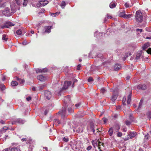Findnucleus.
I'll return each mask as SVG.
<instances>
[{"label":"nucleus","mask_w":151,"mask_h":151,"mask_svg":"<svg viewBox=\"0 0 151 151\" xmlns=\"http://www.w3.org/2000/svg\"><path fill=\"white\" fill-rule=\"evenodd\" d=\"M18 83L16 81H13L11 83V85L12 86H15L17 85Z\"/></svg>","instance_id":"nucleus-39"},{"label":"nucleus","mask_w":151,"mask_h":151,"mask_svg":"<svg viewBox=\"0 0 151 151\" xmlns=\"http://www.w3.org/2000/svg\"><path fill=\"white\" fill-rule=\"evenodd\" d=\"M37 79L40 81H44L46 79V78L42 75H39L37 76Z\"/></svg>","instance_id":"nucleus-16"},{"label":"nucleus","mask_w":151,"mask_h":151,"mask_svg":"<svg viewBox=\"0 0 151 151\" xmlns=\"http://www.w3.org/2000/svg\"><path fill=\"white\" fill-rule=\"evenodd\" d=\"M81 105V103H79L77 104H76L75 106L76 108H78Z\"/></svg>","instance_id":"nucleus-49"},{"label":"nucleus","mask_w":151,"mask_h":151,"mask_svg":"<svg viewBox=\"0 0 151 151\" xmlns=\"http://www.w3.org/2000/svg\"><path fill=\"white\" fill-rule=\"evenodd\" d=\"M135 17L136 21L138 22H141L143 20V16L142 13L141 11L138 10L136 12Z\"/></svg>","instance_id":"nucleus-1"},{"label":"nucleus","mask_w":151,"mask_h":151,"mask_svg":"<svg viewBox=\"0 0 151 151\" xmlns=\"http://www.w3.org/2000/svg\"><path fill=\"white\" fill-rule=\"evenodd\" d=\"M136 31L137 34H139L142 32V29H136Z\"/></svg>","instance_id":"nucleus-36"},{"label":"nucleus","mask_w":151,"mask_h":151,"mask_svg":"<svg viewBox=\"0 0 151 151\" xmlns=\"http://www.w3.org/2000/svg\"><path fill=\"white\" fill-rule=\"evenodd\" d=\"M2 13L3 15L7 17L10 16L12 15L8 7L6 8L4 10L2 11Z\"/></svg>","instance_id":"nucleus-4"},{"label":"nucleus","mask_w":151,"mask_h":151,"mask_svg":"<svg viewBox=\"0 0 151 151\" xmlns=\"http://www.w3.org/2000/svg\"><path fill=\"white\" fill-rule=\"evenodd\" d=\"M55 122V123H57L58 124H60V122L58 119H56L54 120Z\"/></svg>","instance_id":"nucleus-44"},{"label":"nucleus","mask_w":151,"mask_h":151,"mask_svg":"<svg viewBox=\"0 0 151 151\" xmlns=\"http://www.w3.org/2000/svg\"><path fill=\"white\" fill-rule=\"evenodd\" d=\"M60 13V12H57L56 13H52L51 15L53 17H55L57 15H59Z\"/></svg>","instance_id":"nucleus-32"},{"label":"nucleus","mask_w":151,"mask_h":151,"mask_svg":"<svg viewBox=\"0 0 151 151\" xmlns=\"http://www.w3.org/2000/svg\"><path fill=\"white\" fill-rule=\"evenodd\" d=\"M1 88L2 90H3L5 88V86L4 85L2 84L1 85Z\"/></svg>","instance_id":"nucleus-50"},{"label":"nucleus","mask_w":151,"mask_h":151,"mask_svg":"<svg viewBox=\"0 0 151 151\" xmlns=\"http://www.w3.org/2000/svg\"><path fill=\"white\" fill-rule=\"evenodd\" d=\"M106 17L107 19H111L112 18V17L109 14H107Z\"/></svg>","instance_id":"nucleus-56"},{"label":"nucleus","mask_w":151,"mask_h":151,"mask_svg":"<svg viewBox=\"0 0 151 151\" xmlns=\"http://www.w3.org/2000/svg\"><path fill=\"white\" fill-rule=\"evenodd\" d=\"M77 81V80L76 79H75L73 80V84L72 86L73 87H74V83Z\"/></svg>","instance_id":"nucleus-45"},{"label":"nucleus","mask_w":151,"mask_h":151,"mask_svg":"<svg viewBox=\"0 0 151 151\" xmlns=\"http://www.w3.org/2000/svg\"><path fill=\"white\" fill-rule=\"evenodd\" d=\"M116 4L115 3L111 2L109 4V7L111 8H113L116 6Z\"/></svg>","instance_id":"nucleus-26"},{"label":"nucleus","mask_w":151,"mask_h":151,"mask_svg":"<svg viewBox=\"0 0 151 151\" xmlns=\"http://www.w3.org/2000/svg\"><path fill=\"white\" fill-rule=\"evenodd\" d=\"M146 30L148 32H151V27H146Z\"/></svg>","instance_id":"nucleus-52"},{"label":"nucleus","mask_w":151,"mask_h":151,"mask_svg":"<svg viewBox=\"0 0 151 151\" xmlns=\"http://www.w3.org/2000/svg\"><path fill=\"white\" fill-rule=\"evenodd\" d=\"M8 128L7 127H3V130H1V132H6V130L8 129Z\"/></svg>","instance_id":"nucleus-37"},{"label":"nucleus","mask_w":151,"mask_h":151,"mask_svg":"<svg viewBox=\"0 0 151 151\" xmlns=\"http://www.w3.org/2000/svg\"><path fill=\"white\" fill-rule=\"evenodd\" d=\"M27 1H24V2L23 3V5L24 6H25L27 5Z\"/></svg>","instance_id":"nucleus-63"},{"label":"nucleus","mask_w":151,"mask_h":151,"mask_svg":"<svg viewBox=\"0 0 151 151\" xmlns=\"http://www.w3.org/2000/svg\"><path fill=\"white\" fill-rule=\"evenodd\" d=\"M2 39L3 40H4L5 41H6L7 40V36L6 35H3L2 37Z\"/></svg>","instance_id":"nucleus-33"},{"label":"nucleus","mask_w":151,"mask_h":151,"mask_svg":"<svg viewBox=\"0 0 151 151\" xmlns=\"http://www.w3.org/2000/svg\"><path fill=\"white\" fill-rule=\"evenodd\" d=\"M68 111L70 113H72L73 112V110L71 108H68Z\"/></svg>","instance_id":"nucleus-43"},{"label":"nucleus","mask_w":151,"mask_h":151,"mask_svg":"<svg viewBox=\"0 0 151 151\" xmlns=\"http://www.w3.org/2000/svg\"><path fill=\"white\" fill-rule=\"evenodd\" d=\"M48 3V1L46 0L40 1H39V3L37 5V7H39L38 6L41 5L43 6H45Z\"/></svg>","instance_id":"nucleus-9"},{"label":"nucleus","mask_w":151,"mask_h":151,"mask_svg":"<svg viewBox=\"0 0 151 151\" xmlns=\"http://www.w3.org/2000/svg\"><path fill=\"white\" fill-rule=\"evenodd\" d=\"M14 24H12L11 22H6L4 24V25L1 26V28L2 29H4L5 28H9L10 27L14 26Z\"/></svg>","instance_id":"nucleus-7"},{"label":"nucleus","mask_w":151,"mask_h":151,"mask_svg":"<svg viewBox=\"0 0 151 151\" xmlns=\"http://www.w3.org/2000/svg\"><path fill=\"white\" fill-rule=\"evenodd\" d=\"M148 118L150 120L151 119V111H149L147 113Z\"/></svg>","instance_id":"nucleus-35"},{"label":"nucleus","mask_w":151,"mask_h":151,"mask_svg":"<svg viewBox=\"0 0 151 151\" xmlns=\"http://www.w3.org/2000/svg\"><path fill=\"white\" fill-rule=\"evenodd\" d=\"M16 33L18 35H21L22 34V30L20 29H19L16 31Z\"/></svg>","instance_id":"nucleus-40"},{"label":"nucleus","mask_w":151,"mask_h":151,"mask_svg":"<svg viewBox=\"0 0 151 151\" xmlns=\"http://www.w3.org/2000/svg\"><path fill=\"white\" fill-rule=\"evenodd\" d=\"M100 91V92L101 93H104L105 92L106 90L104 88H102L101 89Z\"/></svg>","instance_id":"nucleus-46"},{"label":"nucleus","mask_w":151,"mask_h":151,"mask_svg":"<svg viewBox=\"0 0 151 151\" xmlns=\"http://www.w3.org/2000/svg\"><path fill=\"white\" fill-rule=\"evenodd\" d=\"M45 86L46 85H42L40 86V87L39 88V89L40 90H42L43 89Z\"/></svg>","instance_id":"nucleus-41"},{"label":"nucleus","mask_w":151,"mask_h":151,"mask_svg":"<svg viewBox=\"0 0 151 151\" xmlns=\"http://www.w3.org/2000/svg\"><path fill=\"white\" fill-rule=\"evenodd\" d=\"M131 93H130L128 97V99L127 101V103L128 104H129L131 101Z\"/></svg>","instance_id":"nucleus-24"},{"label":"nucleus","mask_w":151,"mask_h":151,"mask_svg":"<svg viewBox=\"0 0 151 151\" xmlns=\"http://www.w3.org/2000/svg\"><path fill=\"white\" fill-rule=\"evenodd\" d=\"M131 77V76H127L126 78V79L127 80H129L130 79Z\"/></svg>","instance_id":"nucleus-58"},{"label":"nucleus","mask_w":151,"mask_h":151,"mask_svg":"<svg viewBox=\"0 0 151 151\" xmlns=\"http://www.w3.org/2000/svg\"><path fill=\"white\" fill-rule=\"evenodd\" d=\"M32 140H29L27 141V144H30L32 142Z\"/></svg>","instance_id":"nucleus-64"},{"label":"nucleus","mask_w":151,"mask_h":151,"mask_svg":"<svg viewBox=\"0 0 151 151\" xmlns=\"http://www.w3.org/2000/svg\"><path fill=\"white\" fill-rule=\"evenodd\" d=\"M24 122V121L21 119H16L13 121L12 122V124H16L17 123L20 124H23Z\"/></svg>","instance_id":"nucleus-5"},{"label":"nucleus","mask_w":151,"mask_h":151,"mask_svg":"<svg viewBox=\"0 0 151 151\" xmlns=\"http://www.w3.org/2000/svg\"><path fill=\"white\" fill-rule=\"evenodd\" d=\"M124 6L126 8H128L130 7L129 4L127 3H125L124 4Z\"/></svg>","instance_id":"nucleus-54"},{"label":"nucleus","mask_w":151,"mask_h":151,"mask_svg":"<svg viewBox=\"0 0 151 151\" xmlns=\"http://www.w3.org/2000/svg\"><path fill=\"white\" fill-rule=\"evenodd\" d=\"M114 131L113 128L111 127L109 129L108 131V133L109 135L110 136H111L112 135Z\"/></svg>","instance_id":"nucleus-20"},{"label":"nucleus","mask_w":151,"mask_h":151,"mask_svg":"<svg viewBox=\"0 0 151 151\" xmlns=\"http://www.w3.org/2000/svg\"><path fill=\"white\" fill-rule=\"evenodd\" d=\"M81 66V64H79L77 68V69L78 70H80V68Z\"/></svg>","instance_id":"nucleus-61"},{"label":"nucleus","mask_w":151,"mask_h":151,"mask_svg":"<svg viewBox=\"0 0 151 151\" xmlns=\"http://www.w3.org/2000/svg\"><path fill=\"white\" fill-rule=\"evenodd\" d=\"M9 149L10 151H21L19 148L18 147H10Z\"/></svg>","instance_id":"nucleus-18"},{"label":"nucleus","mask_w":151,"mask_h":151,"mask_svg":"<svg viewBox=\"0 0 151 151\" xmlns=\"http://www.w3.org/2000/svg\"><path fill=\"white\" fill-rule=\"evenodd\" d=\"M72 82L70 81H65L64 83L63 87L59 91V93H60L62 91H63L68 88V86H70Z\"/></svg>","instance_id":"nucleus-3"},{"label":"nucleus","mask_w":151,"mask_h":151,"mask_svg":"<svg viewBox=\"0 0 151 151\" xmlns=\"http://www.w3.org/2000/svg\"><path fill=\"white\" fill-rule=\"evenodd\" d=\"M131 122L129 121H126V124L127 125H129L131 124Z\"/></svg>","instance_id":"nucleus-55"},{"label":"nucleus","mask_w":151,"mask_h":151,"mask_svg":"<svg viewBox=\"0 0 151 151\" xmlns=\"http://www.w3.org/2000/svg\"><path fill=\"white\" fill-rule=\"evenodd\" d=\"M63 140L65 142H67L68 141V139L67 137H64L63 138Z\"/></svg>","instance_id":"nucleus-47"},{"label":"nucleus","mask_w":151,"mask_h":151,"mask_svg":"<svg viewBox=\"0 0 151 151\" xmlns=\"http://www.w3.org/2000/svg\"><path fill=\"white\" fill-rule=\"evenodd\" d=\"M141 53H142L141 51H138L137 53V55H136L135 59L136 60L139 59L141 55Z\"/></svg>","instance_id":"nucleus-23"},{"label":"nucleus","mask_w":151,"mask_h":151,"mask_svg":"<svg viewBox=\"0 0 151 151\" xmlns=\"http://www.w3.org/2000/svg\"><path fill=\"white\" fill-rule=\"evenodd\" d=\"M45 96L47 99H50L52 97L51 93L49 91H45L44 93Z\"/></svg>","instance_id":"nucleus-6"},{"label":"nucleus","mask_w":151,"mask_h":151,"mask_svg":"<svg viewBox=\"0 0 151 151\" xmlns=\"http://www.w3.org/2000/svg\"><path fill=\"white\" fill-rule=\"evenodd\" d=\"M142 103L143 101L142 100H141L140 102L139 103V106L137 109L138 110H139L141 108Z\"/></svg>","instance_id":"nucleus-29"},{"label":"nucleus","mask_w":151,"mask_h":151,"mask_svg":"<svg viewBox=\"0 0 151 151\" xmlns=\"http://www.w3.org/2000/svg\"><path fill=\"white\" fill-rule=\"evenodd\" d=\"M66 5V3L65 1H63L60 5V6L63 9H64Z\"/></svg>","instance_id":"nucleus-31"},{"label":"nucleus","mask_w":151,"mask_h":151,"mask_svg":"<svg viewBox=\"0 0 151 151\" xmlns=\"http://www.w3.org/2000/svg\"><path fill=\"white\" fill-rule=\"evenodd\" d=\"M128 134L129 135L128 136H129V137H128L127 139L134 137L136 135V133L134 132H130L128 133Z\"/></svg>","instance_id":"nucleus-12"},{"label":"nucleus","mask_w":151,"mask_h":151,"mask_svg":"<svg viewBox=\"0 0 151 151\" xmlns=\"http://www.w3.org/2000/svg\"><path fill=\"white\" fill-rule=\"evenodd\" d=\"M147 52L148 53H150L151 54V48H150L148 49L147 50Z\"/></svg>","instance_id":"nucleus-53"},{"label":"nucleus","mask_w":151,"mask_h":151,"mask_svg":"<svg viewBox=\"0 0 151 151\" xmlns=\"http://www.w3.org/2000/svg\"><path fill=\"white\" fill-rule=\"evenodd\" d=\"M70 96H66L65 98L64 101V102L65 103H68L70 101Z\"/></svg>","instance_id":"nucleus-19"},{"label":"nucleus","mask_w":151,"mask_h":151,"mask_svg":"<svg viewBox=\"0 0 151 151\" xmlns=\"http://www.w3.org/2000/svg\"><path fill=\"white\" fill-rule=\"evenodd\" d=\"M120 129V126L118 124L116 125L114 127H113V128L114 131V134H115L116 132H118Z\"/></svg>","instance_id":"nucleus-15"},{"label":"nucleus","mask_w":151,"mask_h":151,"mask_svg":"<svg viewBox=\"0 0 151 151\" xmlns=\"http://www.w3.org/2000/svg\"><path fill=\"white\" fill-rule=\"evenodd\" d=\"M122 135V133L121 132H118L117 133V136L118 137H121Z\"/></svg>","instance_id":"nucleus-42"},{"label":"nucleus","mask_w":151,"mask_h":151,"mask_svg":"<svg viewBox=\"0 0 151 151\" xmlns=\"http://www.w3.org/2000/svg\"><path fill=\"white\" fill-rule=\"evenodd\" d=\"M6 2L4 1L2 2V3H1L0 4V7H4L5 6H6Z\"/></svg>","instance_id":"nucleus-34"},{"label":"nucleus","mask_w":151,"mask_h":151,"mask_svg":"<svg viewBox=\"0 0 151 151\" xmlns=\"http://www.w3.org/2000/svg\"><path fill=\"white\" fill-rule=\"evenodd\" d=\"M83 127L82 126H80L76 129V132L78 133L82 132L83 130Z\"/></svg>","instance_id":"nucleus-17"},{"label":"nucleus","mask_w":151,"mask_h":151,"mask_svg":"<svg viewBox=\"0 0 151 151\" xmlns=\"http://www.w3.org/2000/svg\"><path fill=\"white\" fill-rule=\"evenodd\" d=\"M47 69L46 68L42 69L37 68L36 69V71L37 73H45L47 71Z\"/></svg>","instance_id":"nucleus-11"},{"label":"nucleus","mask_w":151,"mask_h":151,"mask_svg":"<svg viewBox=\"0 0 151 151\" xmlns=\"http://www.w3.org/2000/svg\"><path fill=\"white\" fill-rule=\"evenodd\" d=\"M149 44L148 43L145 44L142 47L143 49L145 50L149 46Z\"/></svg>","instance_id":"nucleus-30"},{"label":"nucleus","mask_w":151,"mask_h":151,"mask_svg":"<svg viewBox=\"0 0 151 151\" xmlns=\"http://www.w3.org/2000/svg\"><path fill=\"white\" fill-rule=\"evenodd\" d=\"M45 11V9H41L38 13V16H39L41 13H44Z\"/></svg>","instance_id":"nucleus-38"},{"label":"nucleus","mask_w":151,"mask_h":151,"mask_svg":"<svg viewBox=\"0 0 151 151\" xmlns=\"http://www.w3.org/2000/svg\"><path fill=\"white\" fill-rule=\"evenodd\" d=\"M121 68V66L119 64H116L114 66V69L115 70H118Z\"/></svg>","instance_id":"nucleus-21"},{"label":"nucleus","mask_w":151,"mask_h":151,"mask_svg":"<svg viewBox=\"0 0 151 151\" xmlns=\"http://www.w3.org/2000/svg\"><path fill=\"white\" fill-rule=\"evenodd\" d=\"M31 99V98L30 96H29L26 98V100L27 101H29Z\"/></svg>","instance_id":"nucleus-62"},{"label":"nucleus","mask_w":151,"mask_h":151,"mask_svg":"<svg viewBox=\"0 0 151 151\" xmlns=\"http://www.w3.org/2000/svg\"><path fill=\"white\" fill-rule=\"evenodd\" d=\"M59 113L61 114L62 116H65V109H63V110H62L61 111H60L59 112Z\"/></svg>","instance_id":"nucleus-25"},{"label":"nucleus","mask_w":151,"mask_h":151,"mask_svg":"<svg viewBox=\"0 0 151 151\" xmlns=\"http://www.w3.org/2000/svg\"><path fill=\"white\" fill-rule=\"evenodd\" d=\"M52 27V26H47L44 27L45 32L49 33L51 32L50 29Z\"/></svg>","instance_id":"nucleus-13"},{"label":"nucleus","mask_w":151,"mask_h":151,"mask_svg":"<svg viewBox=\"0 0 151 151\" xmlns=\"http://www.w3.org/2000/svg\"><path fill=\"white\" fill-rule=\"evenodd\" d=\"M118 96L117 92V91H114L112 95L111 100L114 103V101L116 99Z\"/></svg>","instance_id":"nucleus-8"},{"label":"nucleus","mask_w":151,"mask_h":151,"mask_svg":"<svg viewBox=\"0 0 151 151\" xmlns=\"http://www.w3.org/2000/svg\"><path fill=\"white\" fill-rule=\"evenodd\" d=\"M137 88L139 89L145 90L147 88V86L145 84H140L137 86Z\"/></svg>","instance_id":"nucleus-10"},{"label":"nucleus","mask_w":151,"mask_h":151,"mask_svg":"<svg viewBox=\"0 0 151 151\" xmlns=\"http://www.w3.org/2000/svg\"><path fill=\"white\" fill-rule=\"evenodd\" d=\"M21 0H18V1H17L16 2V3L17 4V5H20V3H21V2L20 1Z\"/></svg>","instance_id":"nucleus-59"},{"label":"nucleus","mask_w":151,"mask_h":151,"mask_svg":"<svg viewBox=\"0 0 151 151\" xmlns=\"http://www.w3.org/2000/svg\"><path fill=\"white\" fill-rule=\"evenodd\" d=\"M88 82H90L93 81L92 78L91 77H89L88 79Z\"/></svg>","instance_id":"nucleus-51"},{"label":"nucleus","mask_w":151,"mask_h":151,"mask_svg":"<svg viewBox=\"0 0 151 151\" xmlns=\"http://www.w3.org/2000/svg\"><path fill=\"white\" fill-rule=\"evenodd\" d=\"M95 126L93 123H91L90 124L88 125L87 127V131L91 133H94L95 132Z\"/></svg>","instance_id":"nucleus-2"},{"label":"nucleus","mask_w":151,"mask_h":151,"mask_svg":"<svg viewBox=\"0 0 151 151\" xmlns=\"http://www.w3.org/2000/svg\"><path fill=\"white\" fill-rule=\"evenodd\" d=\"M3 151H10L9 147V148H6L4 149Z\"/></svg>","instance_id":"nucleus-60"},{"label":"nucleus","mask_w":151,"mask_h":151,"mask_svg":"<svg viewBox=\"0 0 151 151\" xmlns=\"http://www.w3.org/2000/svg\"><path fill=\"white\" fill-rule=\"evenodd\" d=\"M17 80L18 81L20 84H23L24 82V80L23 79H21L18 77H16Z\"/></svg>","instance_id":"nucleus-22"},{"label":"nucleus","mask_w":151,"mask_h":151,"mask_svg":"<svg viewBox=\"0 0 151 151\" xmlns=\"http://www.w3.org/2000/svg\"><path fill=\"white\" fill-rule=\"evenodd\" d=\"M125 12L124 11H123L122 12H120L119 13V15L120 17L124 18V15H125Z\"/></svg>","instance_id":"nucleus-28"},{"label":"nucleus","mask_w":151,"mask_h":151,"mask_svg":"<svg viewBox=\"0 0 151 151\" xmlns=\"http://www.w3.org/2000/svg\"><path fill=\"white\" fill-rule=\"evenodd\" d=\"M11 11L10 12L12 14L15 13L16 12V9L15 8L14 5L13 4L10 5Z\"/></svg>","instance_id":"nucleus-14"},{"label":"nucleus","mask_w":151,"mask_h":151,"mask_svg":"<svg viewBox=\"0 0 151 151\" xmlns=\"http://www.w3.org/2000/svg\"><path fill=\"white\" fill-rule=\"evenodd\" d=\"M28 43L26 40H24L22 42V44L24 45H26L28 44Z\"/></svg>","instance_id":"nucleus-48"},{"label":"nucleus","mask_w":151,"mask_h":151,"mask_svg":"<svg viewBox=\"0 0 151 151\" xmlns=\"http://www.w3.org/2000/svg\"><path fill=\"white\" fill-rule=\"evenodd\" d=\"M92 148V147L91 146H88L87 147V148H86V150H88V151H89V150H91V149Z\"/></svg>","instance_id":"nucleus-57"},{"label":"nucleus","mask_w":151,"mask_h":151,"mask_svg":"<svg viewBox=\"0 0 151 151\" xmlns=\"http://www.w3.org/2000/svg\"><path fill=\"white\" fill-rule=\"evenodd\" d=\"M124 18L126 19H128L133 16V15L132 14H125V15H124Z\"/></svg>","instance_id":"nucleus-27"}]
</instances>
